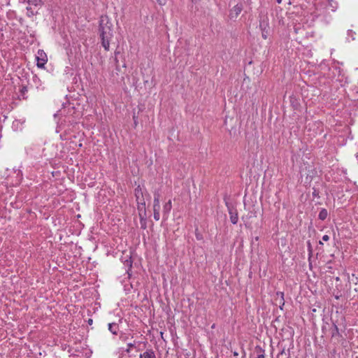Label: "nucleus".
<instances>
[{
    "label": "nucleus",
    "mask_w": 358,
    "mask_h": 358,
    "mask_svg": "<svg viewBox=\"0 0 358 358\" xmlns=\"http://www.w3.org/2000/svg\"><path fill=\"white\" fill-rule=\"evenodd\" d=\"M101 45L106 50H109L110 41L113 36L112 24L107 17L101 16L99 26Z\"/></svg>",
    "instance_id": "nucleus-1"
},
{
    "label": "nucleus",
    "mask_w": 358,
    "mask_h": 358,
    "mask_svg": "<svg viewBox=\"0 0 358 358\" xmlns=\"http://www.w3.org/2000/svg\"><path fill=\"white\" fill-rule=\"evenodd\" d=\"M243 10V5L238 3L234 6L230 10L229 17L230 20H235Z\"/></svg>",
    "instance_id": "nucleus-2"
},
{
    "label": "nucleus",
    "mask_w": 358,
    "mask_h": 358,
    "mask_svg": "<svg viewBox=\"0 0 358 358\" xmlns=\"http://www.w3.org/2000/svg\"><path fill=\"white\" fill-rule=\"evenodd\" d=\"M36 59H37V66L38 68H41V69L43 68L48 61L47 55L43 52V50H39L38 51Z\"/></svg>",
    "instance_id": "nucleus-3"
},
{
    "label": "nucleus",
    "mask_w": 358,
    "mask_h": 358,
    "mask_svg": "<svg viewBox=\"0 0 358 358\" xmlns=\"http://www.w3.org/2000/svg\"><path fill=\"white\" fill-rule=\"evenodd\" d=\"M259 27L262 30V36L264 39L268 38L269 34V26L268 20H262L259 22Z\"/></svg>",
    "instance_id": "nucleus-4"
},
{
    "label": "nucleus",
    "mask_w": 358,
    "mask_h": 358,
    "mask_svg": "<svg viewBox=\"0 0 358 358\" xmlns=\"http://www.w3.org/2000/svg\"><path fill=\"white\" fill-rule=\"evenodd\" d=\"M229 214L230 215V221L232 224H236L238 220V215L236 208L233 206L227 205Z\"/></svg>",
    "instance_id": "nucleus-5"
},
{
    "label": "nucleus",
    "mask_w": 358,
    "mask_h": 358,
    "mask_svg": "<svg viewBox=\"0 0 358 358\" xmlns=\"http://www.w3.org/2000/svg\"><path fill=\"white\" fill-rule=\"evenodd\" d=\"M171 208H172L171 201L169 200L163 206V217L164 220L168 219L169 213H170Z\"/></svg>",
    "instance_id": "nucleus-6"
},
{
    "label": "nucleus",
    "mask_w": 358,
    "mask_h": 358,
    "mask_svg": "<svg viewBox=\"0 0 358 358\" xmlns=\"http://www.w3.org/2000/svg\"><path fill=\"white\" fill-rule=\"evenodd\" d=\"M160 195L158 192H155L154 194V201H153V211L160 212V202H159Z\"/></svg>",
    "instance_id": "nucleus-7"
},
{
    "label": "nucleus",
    "mask_w": 358,
    "mask_h": 358,
    "mask_svg": "<svg viewBox=\"0 0 358 358\" xmlns=\"http://www.w3.org/2000/svg\"><path fill=\"white\" fill-rule=\"evenodd\" d=\"M139 358H156L153 350L148 349L143 354H141Z\"/></svg>",
    "instance_id": "nucleus-8"
},
{
    "label": "nucleus",
    "mask_w": 358,
    "mask_h": 358,
    "mask_svg": "<svg viewBox=\"0 0 358 358\" xmlns=\"http://www.w3.org/2000/svg\"><path fill=\"white\" fill-rule=\"evenodd\" d=\"M108 330L113 334L117 335L119 331V325L117 323L113 322L108 324Z\"/></svg>",
    "instance_id": "nucleus-9"
},
{
    "label": "nucleus",
    "mask_w": 358,
    "mask_h": 358,
    "mask_svg": "<svg viewBox=\"0 0 358 358\" xmlns=\"http://www.w3.org/2000/svg\"><path fill=\"white\" fill-rule=\"evenodd\" d=\"M32 81L35 84L37 89H40L42 90H44L45 87L42 86L41 80L37 76L35 75L33 76Z\"/></svg>",
    "instance_id": "nucleus-10"
},
{
    "label": "nucleus",
    "mask_w": 358,
    "mask_h": 358,
    "mask_svg": "<svg viewBox=\"0 0 358 358\" xmlns=\"http://www.w3.org/2000/svg\"><path fill=\"white\" fill-rule=\"evenodd\" d=\"M328 216V212H327V210L325 209V208H322L320 213H319V215H318V218L320 220H324Z\"/></svg>",
    "instance_id": "nucleus-11"
},
{
    "label": "nucleus",
    "mask_w": 358,
    "mask_h": 358,
    "mask_svg": "<svg viewBox=\"0 0 358 358\" xmlns=\"http://www.w3.org/2000/svg\"><path fill=\"white\" fill-rule=\"evenodd\" d=\"M135 196L136 200L139 202L141 197H143V192L140 186H138L134 190Z\"/></svg>",
    "instance_id": "nucleus-12"
},
{
    "label": "nucleus",
    "mask_w": 358,
    "mask_h": 358,
    "mask_svg": "<svg viewBox=\"0 0 358 358\" xmlns=\"http://www.w3.org/2000/svg\"><path fill=\"white\" fill-rule=\"evenodd\" d=\"M331 331V337H335V336L339 335L338 328L337 325L334 323H333Z\"/></svg>",
    "instance_id": "nucleus-13"
},
{
    "label": "nucleus",
    "mask_w": 358,
    "mask_h": 358,
    "mask_svg": "<svg viewBox=\"0 0 358 358\" xmlns=\"http://www.w3.org/2000/svg\"><path fill=\"white\" fill-rule=\"evenodd\" d=\"M133 348H136L138 351L140 350L139 348H136V342H134V343H127V348L125 350V352H127V353H129L130 351H131V349Z\"/></svg>",
    "instance_id": "nucleus-14"
},
{
    "label": "nucleus",
    "mask_w": 358,
    "mask_h": 358,
    "mask_svg": "<svg viewBox=\"0 0 358 358\" xmlns=\"http://www.w3.org/2000/svg\"><path fill=\"white\" fill-rule=\"evenodd\" d=\"M277 294L278 295H280L281 299H280V303L281 305L280 306V308L282 309V306H284V304H285V302H284V293L283 292H278Z\"/></svg>",
    "instance_id": "nucleus-15"
},
{
    "label": "nucleus",
    "mask_w": 358,
    "mask_h": 358,
    "mask_svg": "<svg viewBox=\"0 0 358 358\" xmlns=\"http://www.w3.org/2000/svg\"><path fill=\"white\" fill-rule=\"evenodd\" d=\"M154 212V219L156 220V221H158L160 219V213L159 212H157V211H153Z\"/></svg>",
    "instance_id": "nucleus-16"
},
{
    "label": "nucleus",
    "mask_w": 358,
    "mask_h": 358,
    "mask_svg": "<svg viewBox=\"0 0 358 358\" xmlns=\"http://www.w3.org/2000/svg\"><path fill=\"white\" fill-rule=\"evenodd\" d=\"M195 236L197 240H202L203 236L198 231V229L195 231Z\"/></svg>",
    "instance_id": "nucleus-17"
},
{
    "label": "nucleus",
    "mask_w": 358,
    "mask_h": 358,
    "mask_svg": "<svg viewBox=\"0 0 358 358\" xmlns=\"http://www.w3.org/2000/svg\"><path fill=\"white\" fill-rule=\"evenodd\" d=\"M258 350L260 352V354H259L256 358H264V351L262 350V348H259Z\"/></svg>",
    "instance_id": "nucleus-18"
},
{
    "label": "nucleus",
    "mask_w": 358,
    "mask_h": 358,
    "mask_svg": "<svg viewBox=\"0 0 358 358\" xmlns=\"http://www.w3.org/2000/svg\"><path fill=\"white\" fill-rule=\"evenodd\" d=\"M160 6H164L166 3L167 0H156Z\"/></svg>",
    "instance_id": "nucleus-19"
},
{
    "label": "nucleus",
    "mask_w": 358,
    "mask_h": 358,
    "mask_svg": "<svg viewBox=\"0 0 358 358\" xmlns=\"http://www.w3.org/2000/svg\"><path fill=\"white\" fill-rule=\"evenodd\" d=\"M28 3L36 6L38 4V0H28Z\"/></svg>",
    "instance_id": "nucleus-20"
},
{
    "label": "nucleus",
    "mask_w": 358,
    "mask_h": 358,
    "mask_svg": "<svg viewBox=\"0 0 358 358\" xmlns=\"http://www.w3.org/2000/svg\"><path fill=\"white\" fill-rule=\"evenodd\" d=\"M329 240V236L328 235H324L322 236V241H327Z\"/></svg>",
    "instance_id": "nucleus-21"
},
{
    "label": "nucleus",
    "mask_w": 358,
    "mask_h": 358,
    "mask_svg": "<svg viewBox=\"0 0 358 358\" xmlns=\"http://www.w3.org/2000/svg\"><path fill=\"white\" fill-rule=\"evenodd\" d=\"M87 322H88L89 324H92V322H93V320L92 319H89Z\"/></svg>",
    "instance_id": "nucleus-22"
},
{
    "label": "nucleus",
    "mask_w": 358,
    "mask_h": 358,
    "mask_svg": "<svg viewBox=\"0 0 358 358\" xmlns=\"http://www.w3.org/2000/svg\"><path fill=\"white\" fill-rule=\"evenodd\" d=\"M234 355L237 357V356L238 355V353L237 352H234Z\"/></svg>",
    "instance_id": "nucleus-23"
},
{
    "label": "nucleus",
    "mask_w": 358,
    "mask_h": 358,
    "mask_svg": "<svg viewBox=\"0 0 358 358\" xmlns=\"http://www.w3.org/2000/svg\"><path fill=\"white\" fill-rule=\"evenodd\" d=\"M141 203L143 206H145V201H144V200H143V199H142V202H141Z\"/></svg>",
    "instance_id": "nucleus-24"
},
{
    "label": "nucleus",
    "mask_w": 358,
    "mask_h": 358,
    "mask_svg": "<svg viewBox=\"0 0 358 358\" xmlns=\"http://www.w3.org/2000/svg\"><path fill=\"white\" fill-rule=\"evenodd\" d=\"M276 1H277L278 3H281L282 0H276Z\"/></svg>",
    "instance_id": "nucleus-25"
},
{
    "label": "nucleus",
    "mask_w": 358,
    "mask_h": 358,
    "mask_svg": "<svg viewBox=\"0 0 358 358\" xmlns=\"http://www.w3.org/2000/svg\"><path fill=\"white\" fill-rule=\"evenodd\" d=\"M142 228L145 229V224L143 225L142 224Z\"/></svg>",
    "instance_id": "nucleus-26"
},
{
    "label": "nucleus",
    "mask_w": 358,
    "mask_h": 358,
    "mask_svg": "<svg viewBox=\"0 0 358 358\" xmlns=\"http://www.w3.org/2000/svg\"><path fill=\"white\" fill-rule=\"evenodd\" d=\"M127 262H129V266H131V261H129V262L127 261Z\"/></svg>",
    "instance_id": "nucleus-27"
},
{
    "label": "nucleus",
    "mask_w": 358,
    "mask_h": 358,
    "mask_svg": "<svg viewBox=\"0 0 358 358\" xmlns=\"http://www.w3.org/2000/svg\"><path fill=\"white\" fill-rule=\"evenodd\" d=\"M133 118H134V120H135L136 117H135V116H134V117H133ZM134 123H135V124L136 123V120H134Z\"/></svg>",
    "instance_id": "nucleus-28"
},
{
    "label": "nucleus",
    "mask_w": 358,
    "mask_h": 358,
    "mask_svg": "<svg viewBox=\"0 0 358 358\" xmlns=\"http://www.w3.org/2000/svg\"><path fill=\"white\" fill-rule=\"evenodd\" d=\"M192 2H196L198 0H191Z\"/></svg>",
    "instance_id": "nucleus-29"
},
{
    "label": "nucleus",
    "mask_w": 358,
    "mask_h": 358,
    "mask_svg": "<svg viewBox=\"0 0 358 358\" xmlns=\"http://www.w3.org/2000/svg\"><path fill=\"white\" fill-rule=\"evenodd\" d=\"M236 358H238V357H236Z\"/></svg>",
    "instance_id": "nucleus-30"
}]
</instances>
